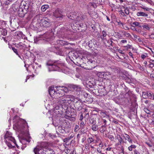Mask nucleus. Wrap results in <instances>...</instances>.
<instances>
[{
    "mask_svg": "<svg viewBox=\"0 0 154 154\" xmlns=\"http://www.w3.org/2000/svg\"><path fill=\"white\" fill-rule=\"evenodd\" d=\"M132 24L136 26H138L139 25L140 23L137 22H133Z\"/></svg>",
    "mask_w": 154,
    "mask_h": 154,
    "instance_id": "obj_47",
    "label": "nucleus"
},
{
    "mask_svg": "<svg viewBox=\"0 0 154 154\" xmlns=\"http://www.w3.org/2000/svg\"><path fill=\"white\" fill-rule=\"evenodd\" d=\"M148 107L149 109H150L151 111L154 110V104H149V106H148Z\"/></svg>",
    "mask_w": 154,
    "mask_h": 154,
    "instance_id": "obj_27",
    "label": "nucleus"
},
{
    "mask_svg": "<svg viewBox=\"0 0 154 154\" xmlns=\"http://www.w3.org/2000/svg\"><path fill=\"white\" fill-rule=\"evenodd\" d=\"M111 73L109 72H102L98 73L97 75L100 78H103L104 77H106V76L111 75Z\"/></svg>",
    "mask_w": 154,
    "mask_h": 154,
    "instance_id": "obj_16",
    "label": "nucleus"
},
{
    "mask_svg": "<svg viewBox=\"0 0 154 154\" xmlns=\"http://www.w3.org/2000/svg\"><path fill=\"white\" fill-rule=\"evenodd\" d=\"M9 140H10L11 141V142H13V143H14V144L16 145L17 147L18 148L19 146L17 145V144H16V141H15V139H14V137H13L11 136V135L10 137H9V138H8V139H7L5 140L6 143L7 144L8 143V146L9 147H10L11 146V144L10 143H9V142H8Z\"/></svg>",
    "mask_w": 154,
    "mask_h": 154,
    "instance_id": "obj_11",
    "label": "nucleus"
},
{
    "mask_svg": "<svg viewBox=\"0 0 154 154\" xmlns=\"http://www.w3.org/2000/svg\"><path fill=\"white\" fill-rule=\"evenodd\" d=\"M137 15L138 17H147V14L142 11H139L137 13Z\"/></svg>",
    "mask_w": 154,
    "mask_h": 154,
    "instance_id": "obj_21",
    "label": "nucleus"
},
{
    "mask_svg": "<svg viewBox=\"0 0 154 154\" xmlns=\"http://www.w3.org/2000/svg\"><path fill=\"white\" fill-rule=\"evenodd\" d=\"M11 135V133L7 131L5 135V140L8 139V138Z\"/></svg>",
    "mask_w": 154,
    "mask_h": 154,
    "instance_id": "obj_26",
    "label": "nucleus"
},
{
    "mask_svg": "<svg viewBox=\"0 0 154 154\" xmlns=\"http://www.w3.org/2000/svg\"><path fill=\"white\" fill-rule=\"evenodd\" d=\"M94 3L96 4H100L102 2V0H93Z\"/></svg>",
    "mask_w": 154,
    "mask_h": 154,
    "instance_id": "obj_39",
    "label": "nucleus"
},
{
    "mask_svg": "<svg viewBox=\"0 0 154 154\" xmlns=\"http://www.w3.org/2000/svg\"><path fill=\"white\" fill-rule=\"evenodd\" d=\"M48 66H51L52 69L51 71H60L62 69L63 63L60 62V61H57L54 62L53 63H47Z\"/></svg>",
    "mask_w": 154,
    "mask_h": 154,
    "instance_id": "obj_5",
    "label": "nucleus"
},
{
    "mask_svg": "<svg viewBox=\"0 0 154 154\" xmlns=\"http://www.w3.org/2000/svg\"><path fill=\"white\" fill-rule=\"evenodd\" d=\"M102 35L101 36V38L102 40H104V37H106L107 35L106 32L104 30L102 31Z\"/></svg>",
    "mask_w": 154,
    "mask_h": 154,
    "instance_id": "obj_30",
    "label": "nucleus"
},
{
    "mask_svg": "<svg viewBox=\"0 0 154 154\" xmlns=\"http://www.w3.org/2000/svg\"><path fill=\"white\" fill-rule=\"evenodd\" d=\"M128 54H129V55L132 58H134V57L133 56V54H132V53L131 52H130Z\"/></svg>",
    "mask_w": 154,
    "mask_h": 154,
    "instance_id": "obj_59",
    "label": "nucleus"
},
{
    "mask_svg": "<svg viewBox=\"0 0 154 154\" xmlns=\"http://www.w3.org/2000/svg\"><path fill=\"white\" fill-rule=\"evenodd\" d=\"M123 34L126 37L129 38L131 37V35L128 32H124Z\"/></svg>",
    "mask_w": 154,
    "mask_h": 154,
    "instance_id": "obj_34",
    "label": "nucleus"
},
{
    "mask_svg": "<svg viewBox=\"0 0 154 154\" xmlns=\"http://www.w3.org/2000/svg\"><path fill=\"white\" fill-rule=\"evenodd\" d=\"M77 100H75V104H74L75 107L76 109L78 111L82 110L83 107V105L82 102L81 101L80 99H78L76 98Z\"/></svg>",
    "mask_w": 154,
    "mask_h": 154,
    "instance_id": "obj_7",
    "label": "nucleus"
},
{
    "mask_svg": "<svg viewBox=\"0 0 154 154\" xmlns=\"http://www.w3.org/2000/svg\"><path fill=\"white\" fill-rule=\"evenodd\" d=\"M108 137L111 140H113L114 139V137L112 135H109Z\"/></svg>",
    "mask_w": 154,
    "mask_h": 154,
    "instance_id": "obj_48",
    "label": "nucleus"
},
{
    "mask_svg": "<svg viewBox=\"0 0 154 154\" xmlns=\"http://www.w3.org/2000/svg\"><path fill=\"white\" fill-rule=\"evenodd\" d=\"M91 124H94V120L93 119H91L89 120Z\"/></svg>",
    "mask_w": 154,
    "mask_h": 154,
    "instance_id": "obj_53",
    "label": "nucleus"
},
{
    "mask_svg": "<svg viewBox=\"0 0 154 154\" xmlns=\"http://www.w3.org/2000/svg\"><path fill=\"white\" fill-rule=\"evenodd\" d=\"M49 145L48 142H40L34 149L35 154H55V152L52 149L48 148Z\"/></svg>",
    "mask_w": 154,
    "mask_h": 154,
    "instance_id": "obj_2",
    "label": "nucleus"
},
{
    "mask_svg": "<svg viewBox=\"0 0 154 154\" xmlns=\"http://www.w3.org/2000/svg\"><path fill=\"white\" fill-rule=\"evenodd\" d=\"M96 4H95L94 3V4L92 3H90L89 4V6H92L93 8H95L97 7V6L96 5Z\"/></svg>",
    "mask_w": 154,
    "mask_h": 154,
    "instance_id": "obj_42",
    "label": "nucleus"
},
{
    "mask_svg": "<svg viewBox=\"0 0 154 154\" xmlns=\"http://www.w3.org/2000/svg\"><path fill=\"white\" fill-rule=\"evenodd\" d=\"M152 93L150 91H147L146 92H143V97L144 98H149L151 99V96L152 95Z\"/></svg>",
    "mask_w": 154,
    "mask_h": 154,
    "instance_id": "obj_17",
    "label": "nucleus"
},
{
    "mask_svg": "<svg viewBox=\"0 0 154 154\" xmlns=\"http://www.w3.org/2000/svg\"><path fill=\"white\" fill-rule=\"evenodd\" d=\"M48 91L50 95L52 97L54 96V98L55 99L57 98L56 94L57 91H56L54 87H51L49 88Z\"/></svg>",
    "mask_w": 154,
    "mask_h": 154,
    "instance_id": "obj_8",
    "label": "nucleus"
},
{
    "mask_svg": "<svg viewBox=\"0 0 154 154\" xmlns=\"http://www.w3.org/2000/svg\"><path fill=\"white\" fill-rule=\"evenodd\" d=\"M27 125V123L24 120L19 119L14 125V128H15L18 131L22 132L23 129Z\"/></svg>",
    "mask_w": 154,
    "mask_h": 154,
    "instance_id": "obj_4",
    "label": "nucleus"
},
{
    "mask_svg": "<svg viewBox=\"0 0 154 154\" xmlns=\"http://www.w3.org/2000/svg\"><path fill=\"white\" fill-rule=\"evenodd\" d=\"M70 87L73 90L78 91L79 93L82 92V88L80 86L77 85H72L70 86Z\"/></svg>",
    "mask_w": 154,
    "mask_h": 154,
    "instance_id": "obj_15",
    "label": "nucleus"
},
{
    "mask_svg": "<svg viewBox=\"0 0 154 154\" xmlns=\"http://www.w3.org/2000/svg\"><path fill=\"white\" fill-rule=\"evenodd\" d=\"M124 47L125 48H127V49H131V46L129 45H128L126 46H124Z\"/></svg>",
    "mask_w": 154,
    "mask_h": 154,
    "instance_id": "obj_49",
    "label": "nucleus"
},
{
    "mask_svg": "<svg viewBox=\"0 0 154 154\" xmlns=\"http://www.w3.org/2000/svg\"><path fill=\"white\" fill-rule=\"evenodd\" d=\"M134 154H140L138 151L136 149H134L133 151Z\"/></svg>",
    "mask_w": 154,
    "mask_h": 154,
    "instance_id": "obj_52",
    "label": "nucleus"
},
{
    "mask_svg": "<svg viewBox=\"0 0 154 154\" xmlns=\"http://www.w3.org/2000/svg\"><path fill=\"white\" fill-rule=\"evenodd\" d=\"M76 100H77L76 98L74 96L68 95L65 96L55 100L54 101L55 102L53 104H56L55 106L54 105V109L58 110L60 106L63 108V106H68L72 103L75 102Z\"/></svg>",
    "mask_w": 154,
    "mask_h": 154,
    "instance_id": "obj_1",
    "label": "nucleus"
},
{
    "mask_svg": "<svg viewBox=\"0 0 154 154\" xmlns=\"http://www.w3.org/2000/svg\"><path fill=\"white\" fill-rule=\"evenodd\" d=\"M141 8L143 9L144 11H149L150 10V9L149 8L144 6H142L141 7Z\"/></svg>",
    "mask_w": 154,
    "mask_h": 154,
    "instance_id": "obj_40",
    "label": "nucleus"
},
{
    "mask_svg": "<svg viewBox=\"0 0 154 154\" xmlns=\"http://www.w3.org/2000/svg\"><path fill=\"white\" fill-rule=\"evenodd\" d=\"M69 152H70V150L69 149H66L65 150V152L67 154H68L69 153Z\"/></svg>",
    "mask_w": 154,
    "mask_h": 154,
    "instance_id": "obj_64",
    "label": "nucleus"
},
{
    "mask_svg": "<svg viewBox=\"0 0 154 154\" xmlns=\"http://www.w3.org/2000/svg\"><path fill=\"white\" fill-rule=\"evenodd\" d=\"M68 17L71 20H75L77 21L80 20V19H79V18L81 19L80 17H79V16L77 15V14H73V13H71L69 14L68 15Z\"/></svg>",
    "mask_w": 154,
    "mask_h": 154,
    "instance_id": "obj_9",
    "label": "nucleus"
},
{
    "mask_svg": "<svg viewBox=\"0 0 154 154\" xmlns=\"http://www.w3.org/2000/svg\"><path fill=\"white\" fill-rule=\"evenodd\" d=\"M0 31H1V34L3 35H6L7 34V31L5 29L0 28Z\"/></svg>",
    "mask_w": 154,
    "mask_h": 154,
    "instance_id": "obj_25",
    "label": "nucleus"
},
{
    "mask_svg": "<svg viewBox=\"0 0 154 154\" xmlns=\"http://www.w3.org/2000/svg\"><path fill=\"white\" fill-rule=\"evenodd\" d=\"M143 29L146 30H149L151 28L152 26L150 24L144 23L142 26Z\"/></svg>",
    "mask_w": 154,
    "mask_h": 154,
    "instance_id": "obj_19",
    "label": "nucleus"
},
{
    "mask_svg": "<svg viewBox=\"0 0 154 154\" xmlns=\"http://www.w3.org/2000/svg\"><path fill=\"white\" fill-rule=\"evenodd\" d=\"M115 73H117L118 72V69L116 68H114L112 69Z\"/></svg>",
    "mask_w": 154,
    "mask_h": 154,
    "instance_id": "obj_60",
    "label": "nucleus"
},
{
    "mask_svg": "<svg viewBox=\"0 0 154 154\" xmlns=\"http://www.w3.org/2000/svg\"><path fill=\"white\" fill-rule=\"evenodd\" d=\"M127 42V41L126 40H122L120 42V43L122 44V43H126Z\"/></svg>",
    "mask_w": 154,
    "mask_h": 154,
    "instance_id": "obj_55",
    "label": "nucleus"
},
{
    "mask_svg": "<svg viewBox=\"0 0 154 154\" xmlns=\"http://www.w3.org/2000/svg\"><path fill=\"white\" fill-rule=\"evenodd\" d=\"M68 140V139L67 138H65L64 140H63V141L64 142H66V143L65 144H64V145L65 146V145H66L67 144H66V141Z\"/></svg>",
    "mask_w": 154,
    "mask_h": 154,
    "instance_id": "obj_62",
    "label": "nucleus"
},
{
    "mask_svg": "<svg viewBox=\"0 0 154 154\" xmlns=\"http://www.w3.org/2000/svg\"><path fill=\"white\" fill-rule=\"evenodd\" d=\"M116 139L118 140V141L120 144H121L122 142V139L120 135H117L116 137Z\"/></svg>",
    "mask_w": 154,
    "mask_h": 154,
    "instance_id": "obj_33",
    "label": "nucleus"
},
{
    "mask_svg": "<svg viewBox=\"0 0 154 154\" xmlns=\"http://www.w3.org/2000/svg\"><path fill=\"white\" fill-rule=\"evenodd\" d=\"M92 129L94 131H96L98 129V126L94 124L91 127Z\"/></svg>",
    "mask_w": 154,
    "mask_h": 154,
    "instance_id": "obj_29",
    "label": "nucleus"
},
{
    "mask_svg": "<svg viewBox=\"0 0 154 154\" xmlns=\"http://www.w3.org/2000/svg\"><path fill=\"white\" fill-rule=\"evenodd\" d=\"M106 130V128L103 127L101 126V127L100 128V131L101 133H103L104 131H105Z\"/></svg>",
    "mask_w": 154,
    "mask_h": 154,
    "instance_id": "obj_38",
    "label": "nucleus"
},
{
    "mask_svg": "<svg viewBox=\"0 0 154 154\" xmlns=\"http://www.w3.org/2000/svg\"><path fill=\"white\" fill-rule=\"evenodd\" d=\"M57 44H60L61 45H66L68 44L67 42L61 40H57Z\"/></svg>",
    "mask_w": 154,
    "mask_h": 154,
    "instance_id": "obj_24",
    "label": "nucleus"
},
{
    "mask_svg": "<svg viewBox=\"0 0 154 154\" xmlns=\"http://www.w3.org/2000/svg\"><path fill=\"white\" fill-rule=\"evenodd\" d=\"M102 115L104 116V117H109V116L108 115H107L105 112H102Z\"/></svg>",
    "mask_w": 154,
    "mask_h": 154,
    "instance_id": "obj_51",
    "label": "nucleus"
},
{
    "mask_svg": "<svg viewBox=\"0 0 154 154\" xmlns=\"http://www.w3.org/2000/svg\"><path fill=\"white\" fill-rule=\"evenodd\" d=\"M12 49L14 52L17 55H19V54L17 53V50L16 49L14 48H12Z\"/></svg>",
    "mask_w": 154,
    "mask_h": 154,
    "instance_id": "obj_45",
    "label": "nucleus"
},
{
    "mask_svg": "<svg viewBox=\"0 0 154 154\" xmlns=\"http://www.w3.org/2000/svg\"><path fill=\"white\" fill-rule=\"evenodd\" d=\"M48 8V6L47 5H42L41 7V10L42 11H45V10Z\"/></svg>",
    "mask_w": 154,
    "mask_h": 154,
    "instance_id": "obj_28",
    "label": "nucleus"
},
{
    "mask_svg": "<svg viewBox=\"0 0 154 154\" xmlns=\"http://www.w3.org/2000/svg\"><path fill=\"white\" fill-rule=\"evenodd\" d=\"M20 5V3L17 1L12 5L11 9L13 10L14 12H16L18 10Z\"/></svg>",
    "mask_w": 154,
    "mask_h": 154,
    "instance_id": "obj_12",
    "label": "nucleus"
},
{
    "mask_svg": "<svg viewBox=\"0 0 154 154\" xmlns=\"http://www.w3.org/2000/svg\"><path fill=\"white\" fill-rule=\"evenodd\" d=\"M62 12L61 10L57 9L53 13V15L56 18H61L63 16Z\"/></svg>",
    "mask_w": 154,
    "mask_h": 154,
    "instance_id": "obj_10",
    "label": "nucleus"
},
{
    "mask_svg": "<svg viewBox=\"0 0 154 154\" xmlns=\"http://www.w3.org/2000/svg\"><path fill=\"white\" fill-rule=\"evenodd\" d=\"M122 136L124 138L125 140H128L129 143H132V140L130 139L129 136L128 135L125 134L122 135Z\"/></svg>",
    "mask_w": 154,
    "mask_h": 154,
    "instance_id": "obj_20",
    "label": "nucleus"
},
{
    "mask_svg": "<svg viewBox=\"0 0 154 154\" xmlns=\"http://www.w3.org/2000/svg\"><path fill=\"white\" fill-rule=\"evenodd\" d=\"M117 22L118 23V25L121 28L123 26V25H124V24L119 20V21H117Z\"/></svg>",
    "mask_w": 154,
    "mask_h": 154,
    "instance_id": "obj_41",
    "label": "nucleus"
},
{
    "mask_svg": "<svg viewBox=\"0 0 154 154\" xmlns=\"http://www.w3.org/2000/svg\"><path fill=\"white\" fill-rule=\"evenodd\" d=\"M143 111L146 113L150 114L151 112V111L149 110L148 108H145L143 109Z\"/></svg>",
    "mask_w": 154,
    "mask_h": 154,
    "instance_id": "obj_31",
    "label": "nucleus"
},
{
    "mask_svg": "<svg viewBox=\"0 0 154 154\" xmlns=\"http://www.w3.org/2000/svg\"><path fill=\"white\" fill-rule=\"evenodd\" d=\"M136 148V146L134 145H131L128 147V149L130 151L132 150L133 149H135Z\"/></svg>",
    "mask_w": 154,
    "mask_h": 154,
    "instance_id": "obj_32",
    "label": "nucleus"
},
{
    "mask_svg": "<svg viewBox=\"0 0 154 154\" xmlns=\"http://www.w3.org/2000/svg\"><path fill=\"white\" fill-rule=\"evenodd\" d=\"M117 2H120L122 3L123 2V1L122 0H115Z\"/></svg>",
    "mask_w": 154,
    "mask_h": 154,
    "instance_id": "obj_63",
    "label": "nucleus"
},
{
    "mask_svg": "<svg viewBox=\"0 0 154 154\" xmlns=\"http://www.w3.org/2000/svg\"><path fill=\"white\" fill-rule=\"evenodd\" d=\"M18 45L20 48L22 49L24 48V45H23V44L22 43H20L18 44Z\"/></svg>",
    "mask_w": 154,
    "mask_h": 154,
    "instance_id": "obj_44",
    "label": "nucleus"
},
{
    "mask_svg": "<svg viewBox=\"0 0 154 154\" xmlns=\"http://www.w3.org/2000/svg\"><path fill=\"white\" fill-rule=\"evenodd\" d=\"M87 140L88 143H91L94 142V139L92 137H89L88 138Z\"/></svg>",
    "mask_w": 154,
    "mask_h": 154,
    "instance_id": "obj_36",
    "label": "nucleus"
},
{
    "mask_svg": "<svg viewBox=\"0 0 154 154\" xmlns=\"http://www.w3.org/2000/svg\"><path fill=\"white\" fill-rule=\"evenodd\" d=\"M56 88L57 91L56 94L57 98H58V97H60L64 94V93L62 90L60 89L59 88H57V86L56 87Z\"/></svg>",
    "mask_w": 154,
    "mask_h": 154,
    "instance_id": "obj_18",
    "label": "nucleus"
},
{
    "mask_svg": "<svg viewBox=\"0 0 154 154\" xmlns=\"http://www.w3.org/2000/svg\"><path fill=\"white\" fill-rule=\"evenodd\" d=\"M122 13L124 14L125 13L126 14H128L129 13V11L128 9L127 8H125L124 11V12H122Z\"/></svg>",
    "mask_w": 154,
    "mask_h": 154,
    "instance_id": "obj_37",
    "label": "nucleus"
},
{
    "mask_svg": "<svg viewBox=\"0 0 154 154\" xmlns=\"http://www.w3.org/2000/svg\"><path fill=\"white\" fill-rule=\"evenodd\" d=\"M149 49L151 51V52H152V56L153 57H154V49H152L151 48H149Z\"/></svg>",
    "mask_w": 154,
    "mask_h": 154,
    "instance_id": "obj_54",
    "label": "nucleus"
},
{
    "mask_svg": "<svg viewBox=\"0 0 154 154\" xmlns=\"http://www.w3.org/2000/svg\"><path fill=\"white\" fill-rule=\"evenodd\" d=\"M145 143L149 147H152V144L148 142H146Z\"/></svg>",
    "mask_w": 154,
    "mask_h": 154,
    "instance_id": "obj_50",
    "label": "nucleus"
},
{
    "mask_svg": "<svg viewBox=\"0 0 154 154\" xmlns=\"http://www.w3.org/2000/svg\"><path fill=\"white\" fill-rule=\"evenodd\" d=\"M140 58L143 60H144L146 59H148V54L146 53H144L141 54L140 56Z\"/></svg>",
    "mask_w": 154,
    "mask_h": 154,
    "instance_id": "obj_23",
    "label": "nucleus"
},
{
    "mask_svg": "<svg viewBox=\"0 0 154 154\" xmlns=\"http://www.w3.org/2000/svg\"><path fill=\"white\" fill-rule=\"evenodd\" d=\"M39 15H37L35 18L37 20V23H36L37 26L39 27H48L50 25V21L46 17L41 19H38Z\"/></svg>",
    "mask_w": 154,
    "mask_h": 154,
    "instance_id": "obj_3",
    "label": "nucleus"
},
{
    "mask_svg": "<svg viewBox=\"0 0 154 154\" xmlns=\"http://www.w3.org/2000/svg\"><path fill=\"white\" fill-rule=\"evenodd\" d=\"M124 25H123V26L122 27V28L124 29L125 30H129V28L128 27L125 25V24H124Z\"/></svg>",
    "mask_w": 154,
    "mask_h": 154,
    "instance_id": "obj_46",
    "label": "nucleus"
},
{
    "mask_svg": "<svg viewBox=\"0 0 154 154\" xmlns=\"http://www.w3.org/2000/svg\"><path fill=\"white\" fill-rule=\"evenodd\" d=\"M144 102L146 104H147L149 106V104H150L149 102L147 100H146L144 101Z\"/></svg>",
    "mask_w": 154,
    "mask_h": 154,
    "instance_id": "obj_58",
    "label": "nucleus"
},
{
    "mask_svg": "<svg viewBox=\"0 0 154 154\" xmlns=\"http://www.w3.org/2000/svg\"><path fill=\"white\" fill-rule=\"evenodd\" d=\"M54 35V33L52 30L51 29L45 33L43 37L47 41H49L50 40L53 39Z\"/></svg>",
    "mask_w": 154,
    "mask_h": 154,
    "instance_id": "obj_6",
    "label": "nucleus"
},
{
    "mask_svg": "<svg viewBox=\"0 0 154 154\" xmlns=\"http://www.w3.org/2000/svg\"><path fill=\"white\" fill-rule=\"evenodd\" d=\"M97 151L98 152L100 153H101V151L100 150V148H97Z\"/></svg>",
    "mask_w": 154,
    "mask_h": 154,
    "instance_id": "obj_61",
    "label": "nucleus"
},
{
    "mask_svg": "<svg viewBox=\"0 0 154 154\" xmlns=\"http://www.w3.org/2000/svg\"><path fill=\"white\" fill-rule=\"evenodd\" d=\"M24 11H25V9L20 8L18 9V10L16 12H17V14L19 17H23L24 16L26 13L25 12H24Z\"/></svg>",
    "mask_w": 154,
    "mask_h": 154,
    "instance_id": "obj_14",
    "label": "nucleus"
},
{
    "mask_svg": "<svg viewBox=\"0 0 154 154\" xmlns=\"http://www.w3.org/2000/svg\"><path fill=\"white\" fill-rule=\"evenodd\" d=\"M149 121L150 122V123L151 124L154 125V119L150 120Z\"/></svg>",
    "mask_w": 154,
    "mask_h": 154,
    "instance_id": "obj_57",
    "label": "nucleus"
},
{
    "mask_svg": "<svg viewBox=\"0 0 154 154\" xmlns=\"http://www.w3.org/2000/svg\"><path fill=\"white\" fill-rule=\"evenodd\" d=\"M57 88H59L61 90L63 91L64 93H66L68 92V88L66 87L65 86H57Z\"/></svg>",
    "mask_w": 154,
    "mask_h": 154,
    "instance_id": "obj_22",
    "label": "nucleus"
},
{
    "mask_svg": "<svg viewBox=\"0 0 154 154\" xmlns=\"http://www.w3.org/2000/svg\"><path fill=\"white\" fill-rule=\"evenodd\" d=\"M79 127L78 125H76L75 126V127L74 128V131L75 132L77 131L79 129Z\"/></svg>",
    "mask_w": 154,
    "mask_h": 154,
    "instance_id": "obj_43",
    "label": "nucleus"
},
{
    "mask_svg": "<svg viewBox=\"0 0 154 154\" xmlns=\"http://www.w3.org/2000/svg\"><path fill=\"white\" fill-rule=\"evenodd\" d=\"M15 35L17 37L18 39H25L26 38L25 35L23 34L21 32H16L15 33Z\"/></svg>",
    "mask_w": 154,
    "mask_h": 154,
    "instance_id": "obj_13",
    "label": "nucleus"
},
{
    "mask_svg": "<svg viewBox=\"0 0 154 154\" xmlns=\"http://www.w3.org/2000/svg\"><path fill=\"white\" fill-rule=\"evenodd\" d=\"M85 124L83 121H81L80 123V128L81 129L84 128Z\"/></svg>",
    "mask_w": 154,
    "mask_h": 154,
    "instance_id": "obj_35",
    "label": "nucleus"
},
{
    "mask_svg": "<svg viewBox=\"0 0 154 154\" xmlns=\"http://www.w3.org/2000/svg\"><path fill=\"white\" fill-rule=\"evenodd\" d=\"M83 115L82 114H81L80 116V118H79V120L80 121H83L82 120L83 119Z\"/></svg>",
    "mask_w": 154,
    "mask_h": 154,
    "instance_id": "obj_56",
    "label": "nucleus"
}]
</instances>
